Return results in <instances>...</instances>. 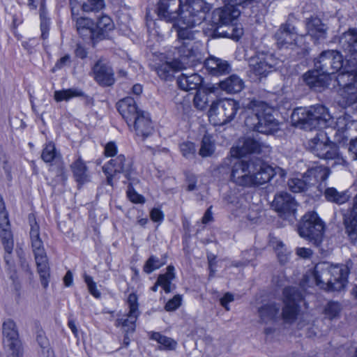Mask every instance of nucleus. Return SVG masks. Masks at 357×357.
Listing matches in <instances>:
<instances>
[{"label": "nucleus", "instance_id": "obj_45", "mask_svg": "<svg viewBox=\"0 0 357 357\" xmlns=\"http://www.w3.org/2000/svg\"><path fill=\"white\" fill-rule=\"evenodd\" d=\"M341 310V305L338 302L330 301L324 308V314L329 319H333L339 316Z\"/></svg>", "mask_w": 357, "mask_h": 357}, {"label": "nucleus", "instance_id": "obj_46", "mask_svg": "<svg viewBox=\"0 0 357 357\" xmlns=\"http://www.w3.org/2000/svg\"><path fill=\"white\" fill-rule=\"evenodd\" d=\"M104 7V0H87L82 6V10L86 13L98 12Z\"/></svg>", "mask_w": 357, "mask_h": 357}, {"label": "nucleus", "instance_id": "obj_31", "mask_svg": "<svg viewBox=\"0 0 357 357\" xmlns=\"http://www.w3.org/2000/svg\"><path fill=\"white\" fill-rule=\"evenodd\" d=\"M342 49L351 56H357V29H349L340 38Z\"/></svg>", "mask_w": 357, "mask_h": 357}, {"label": "nucleus", "instance_id": "obj_34", "mask_svg": "<svg viewBox=\"0 0 357 357\" xmlns=\"http://www.w3.org/2000/svg\"><path fill=\"white\" fill-rule=\"evenodd\" d=\"M75 26L77 33L82 37H91L93 40L96 39V31L94 29L93 21L88 17H77Z\"/></svg>", "mask_w": 357, "mask_h": 357}, {"label": "nucleus", "instance_id": "obj_58", "mask_svg": "<svg viewBox=\"0 0 357 357\" xmlns=\"http://www.w3.org/2000/svg\"><path fill=\"white\" fill-rule=\"evenodd\" d=\"M150 217L153 222H162L164 219V214L160 209L154 208L151 211Z\"/></svg>", "mask_w": 357, "mask_h": 357}, {"label": "nucleus", "instance_id": "obj_27", "mask_svg": "<svg viewBox=\"0 0 357 357\" xmlns=\"http://www.w3.org/2000/svg\"><path fill=\"white\" fill-rule=\"evenodd\" d=\"M183 66L177 60L165 61L158 63L155 66V71L158 76L165 81H170L173 79L175 73L182 70Z\"/></svg>", "mask_w": 357, "mask_h": 357}, {"label": "nucleus", "instance_id": "obj_28", "mask_svg": "<svg viewBox=\"0 0 357 357\" xmlns=\"http://www.w3.org/2000/svg\"><path fill=\"white\" fill-rule=\"evenodd\" d=\"M307 34L315 40H324L327 37L328 27L317 17H311L305 20Z\"/></svg>", "mask_w": 357, "mask_h": 357}, {"label": "nucleus", "instance_id": "obj_16", "mask_svg": "<svg viewBox=\"0 0 357 357\" xmlns=\"http://www.w3.org/2000/svg\"><path fill=\"white\" fill-rule=\"evenodd\" d=\"M303 298L302 293L295 287H289L283 289L282 318L284 322L292 323L296 319L299 311L298 303Z\"/></svg>", "mask_w": 357, "mask_h": 357}, {"label": "nucleus", "instance_id": "obj_24", "mask_svg": "<svg viewBox=\"0 0 357 357\" xmlns=\"http://www.w3.org/2000/svg\"><path fill=\"white\" fill-rule=\"evenodd\" d=\"M93 73L94 79L101 86H109L114 83V73L112 67L102 59L94 64Z\"/></svg>", "mask_w": 357, "mask_h": 357}, {"label": "nucleus", "instance_id": "obj_49", "mask_svg": "<svg viewBox=\"0 0 357 357\" xmlns=\"http://www.w3.org/2000/svg\"><path fill=\"white\" fill-rule=\"evenodd\" d=\"M180 150L182 155L188 159L193 158L196 153L195 145L194 143L190 142H186L181 144Z\"/></svg>", "mask_w": 357, "mask_h": 357}, {"label": "nucleus", "instance_id": "obj_59", "mask_svg": "<svg viewBox=\"0 0 357 357\" xmlns=\"http://www.w3.org/2000/svg\"><path fill=\"white\" fill-rule=\"evenodd\" d=\"M234 301V296L230 293H226L222 298H220L221 305L227 310H229L228 304Z\"/></svg>", "mask_w": 357, "mask_h": 357}, {"label": "nucleus", "instance_id": "obj_61", "mask_svg": "<svg viewBox=\"0 0 357 357\" xmlns=\"http://www.w3.org/2000/svg\"><path fill=\"white\" fill-rule=\"evenodd\" d=\"M10 226V222L8 220V214L7 211L5 210L0 211V228H3L5 227H8Z\"/></svg>", "mask_w": 357, "mask_h": 357}, {"label": "nucleus", "instance_id": "obj_20", "mask_svg": "<svg viewBox=\"0 0 357 357\" xmlns=\"http://www.w3.org/2000/svg\"><path fill=\"white\" fill-rule=\"evenodd\" d=\"M273 206L283 219L292 221L295 218L297 203L291 195L287 192L276 195L273 200Z\"/></svg>", "mask_w": 357, "mask_h": 357}, {"label": "nucleus", "instance_id": "obj_55", "mask_svg": "<svg viewBox=\"0 0 357 357\" xmlns=\"http://www.w3.org/2000/svg\"><path fill=\"white\" fill-rule=\"evenodd\" d=\"M118 152V148L115 142H109L107 143L104 149V154L106 157H114Z\"/></svg>", "mask_w": 357, "mask_h": 357}, {"label": "nucleus", "instance_id": "obj_62", "mask_svg": "<svg viewBox=\"0 0 357 357\" xmlns=\"http://www.w3.org/2000/svg\"><path fill=\"white\" fill-rule=\"evenodd\" d=\"M296 254L303 259H307L312 256V251L310 248H298L296 249Z\"/></svg>", "mask_w": 357, "mask_h": 357}, {"label": "nucleus", "instance_id": "obj_39", "mask_svg": "<svg viewBox=\"0 0 357 357\" xmlns=\"http://www.w3.org/2000/svg\"><path fill=\"white\" fill-rule=\"evenodd\" d=\"M41 158L45 163H52L62 158L60 153L56 151L54 144L50 142L45 144L42 151Z\"/></svg>", "mask_w": 357, "mask_h": 357}, {"label": "nucleus", "instance_id": "obj_30", "mask_svg": "<svg viewBox=\"0 0 357 357\" xmlns=\"http://www.w3.org/2000/svg\"><path fill=\"white\" fill-rule=\"evenodd\" d=\"M203 77L198 73H181L177 78L178 87L183 91L197 90L202 86Z\"/></svg>", "mask_w": 357, "mask_h": 357}, {"label": "nucleus", "instance_id": "obj_25", "mask_svg": "<svg viewBox=\"0 0 357 357\" xmlns=\"http://www.w3.org/2000/svg\"><path fill=\"white\" fill-rule=\"evenodd\" d=\"M223 8L213 10L212 13V22L217 25H227L231 23L240 15V10L234 5L225 3Z\"/></svg>", "mask_w": 357, "mask_h": 357}, {"label": "nucleus", "instance_id": "obj_19", "mask_svg": "<svg viewBox=\"0 0 357 357\" xmlns=\"http://www.w3.org/2000/svg\"><path fill=\"white\" fill-rule=\"evenodd\" d=\"M127 303L129 307V312L127 315L116 320V326L123 328L125 333H132L135 330V323L139 315L138 297L136 294H129Z\"/></svg>", "mask_w": 357, "mask_h": 357}, {"label": "nucleus", "instance_id": "obj_48", "mask_svg": "<svg viewBox=\"0 0 357 357\" xmlns=\"http://www.w3.org/2000/svg\"><path fill=\"white\" fill-rule=\"evenodd\" d=\"M163 264L155 256H151L144 266V271L148 274L153 271L160 268Z\"/></svg>", "mask_w": 357, "mask_h": 357}, {"label": "nucleus", "instance_id": "obj_64", "mask_svg": "<svg viewBox=\"0 0 357 357\" xmlns=\"http://www.w3.org/2000/svg\"><path fill=\"white\" fill-rule=\"evenodd\" d=\"M349 151L353 155V159L357 160V137L350 142Z\"/></svg>", "mask_w": 357, "mask_h": 357}, {"label": "nucleus", "instance_id": "obj_41", "mask_svg": "<svg viewBox=\"0 0 357 357\" xmlns=\"http://www.w3.org/2000/svg\"><path fill=\"white\" fill-rule=\"evenodd\" d=\"M151 339L157 341L165 349L173 350L176 348L177 344L176 342L173 339L162 335L158 332H153L151 335Z\"/></svg>", "mask_w": 357, "mask_h": 357}, {"label": "nucleus", "instance_id": "obj_13", "mask_svg": "<svg viewBox=\"0 0 357 357\" xmlns=\"http://www.w3.org/2000/svg\"><path fill=\"white\" fill-rule=\"evenodd\" d=\"M307 149L312 153L321 159L333 160L339 157L337 148L329 142L326 133L323 131L318 132L308 141Z\"/></svg>", "mask_w": 357, "mask_h": 357}, {"label": "nucleus", "instance_id": "obj_11", "mask_svg": "<svg viewBox=\"0 0 357 357\" xmlns=\"http://www.w3.org/2000/svg\"><path fill=\"white\" fill-rule=\"evenodd\" d=\"M330 174L329 169L323 167H317L308 170L301 178H293L288 181V187L293 192H302L307 191L317 181L325 182Z\"/></svg>", "mask_w": 357, "mask_h": 357}, {"label": "nucleus", "instance_id": "obj_57", "mask_svg": "<svg viewBox=\"0 0 357 357\" xmlns=\"http://www.w3.org/2000/svg\"><path fill=\"white\" fill-rule=\"evenodd\" d=\"M217 62H218V59L214 56H210L204 62L206 68L211 75H213V71L215 70V68L218 66Z\"/></svg>", "mask_w": 357, "mask_h": 357}, {"label": "nucleus", "instance_id": "obj_63", "mask_svg": "<svg viewBox=\"0 0 357 357\" xmlns=\"http://www.w3.org/2000/svg\"><path fill=\"white\" fill-rule=\"evenodd\" d=\"M41 37L46 39L48 36L49 24L47 19H43L40 22Z\"/></svg>", "mask_w": 357, "mask_h": 357}, {"label": "nucleus", "instance_id": "obj_60", "mask_svg": "<svg viewBox=\"0 0 357 357\" xmlns=\"http://www.w3.org/2000/svg\"><path fill=\"white\" fill-rule=\"evenodd\" d=\"M187 188L188 191H193L197 190V178L194 175H190L187 177Z\"/></svg>", "mask_w": 357, "mask_h": 357}, {"label": "nucleus", "instance_id": "obj_26", "mask_svg": "<svg viewBox=\"0 0 357 357\" xmlns=\"http://www.w3.org/2000/svg\"><path fill=\"white\" fill-rule=\"evenodd\" d=\"M343 224L345 233L349 240L353 243H356L357 241V195L354 199L352 208L343 214Z\"/></svg>", "mask_w": 357, "mask_h": 357}, {"label": "nucleus", "instance_id": "obj_7", "mask_svg": "<svg viewBox=\"0 0 357 357\" xmlns=\"http://www.w3.org/2000/svg\"><path fill=\"white\" fill-rule=\"evenodd\" d=\"M30 239L41 284L46 288L49 283L50 266L43 242L40 236V228L36 222L31 225Z\"/></svg>", "mask_w": 357, "mask_h": 357}, {"label": "nucleus", "instance_id": "obj_37", "mask_svg": "<svg viewBox=\"0 0 357 357\" xmlns=\"http://www.w3.org/2000/svg\"><path fill=\"white\" fill-rule=\"evenodd\" d=\"M114 27V24L112 20L108 15H102L98 18L96 29H95L96 31V40L105 38V33L113 30Z\"/></svg>", "mask_w": 357, "mask_h": 357}, {"label": "nucleus", "instance_id": "obj_35", "mask_svg": "<svg viewBox=\"0 0 357 357\" xmlns=\"http://www.w3.org/2000/svg\"><path fill=\"white\" fill-rule=\"evenodd\" d=\"M258 312L262 322L275 321L279 318L280 306L275 303H270L261 306Z\"/></svg>", "mask_w": 357, "mask_h": 357}, {"label": "nucleus", "instance_id": "obj_33", "mask_svg": "<svg viewBox=\"0 0 357 357\" xmlns=\"http://www.w3.org/2000/svg\"><path fill=\"white\" fill-rule=\"evenodd\" d=\"M73 176L79 185L90 181V175L88 167L84 161L79 157L70 165Z\"/></svg>", "mask_w": 357, "mask_h": 357}, {"label": "nucleus", "instance_id": "obj_47", "mask_svg": "<svg viewBox=\"0 0 357 357\" xmlns=\"http://www.w3.org/2000/svg\"><path fill=\"white\" fill-rule=\"evenodd\" d=\"M194 105L195 107L200 110H203L206 108L208 103V95L203 91H197L194 97Z\"/></svg>", "mask_w": 357, "mask_h": 357}, {"label": "nucleus", "instance_id": "obj_10", "mask_svg": "<svg viewBox=\"0 0 357 357\" xmlns=\"http://www.w3.org/2000/svg\"><path fill=\"white\" fill-rule=\"evenodd\" d=\"M343 56L336 50H326L323 51L319 56L314 59V68L316 70H320L322 73L328 75L330 79V75L340 71L339 75L355 70L354 69L347 70V67L343 66Z\"/></svg>", "mask_w": 357, "mask_h": 357}, {"label": "nucleus", "instance_id": "obj_4", "mask_svg": "<svg viewBox=\"0 0 357 357\" xmlns=\"http://www.w3.org/2000/svg\"><path fill=\"white\" fill-rule=\"evenodd\" d=\"M247 114L245 124L249 129L266 135L278 130V123L273 115V109L266 102L251 101Z\"/></svg>", "mask_w": 357, "mask_h": 357}, {"label": "nucleus", "instance_id": "obj_14", "mask_svg": "<svg viewBox=\"0 0 357 357\" xmlns=\"http://www.w3.org/2000/svg\"><path fill=\"white\" fill-rule=\"evenodd\" d=\"M278 60L273 54L266 52H258L250 58L248 61L250 76L257 78L266 77L278 65Z\"/></svg>", "mask_w": 357, "mask_h": 357}, {"label": "nucleus", "instance_id": "obj_2", "mask_svg": "<svg viewBox=\"0 0 357 357\" xmlns=\"http://www.w3.org/2000/svg\"><path fill=\"white\" fill-rule=\"evenodd\" d=\"M185 9L178 24L177 35L178 43L195 41V33L191 28L200 24L211 8V4L204 0H187Z\"/></svg>", "mask_w": 357, "mask_h": 357}, {"label": "nucleus", "instance_id": "obj_22", "mask_svg": "<svg viewBox=\"0 0 357 357\" xmlns=\"http://www.w3.org/2000/svg\"><path fill=\"white\" fill-rule=\"evenodd\" d=\"M176 50L178 59H176L183 66V69L194 66L197 59L198 45L195 41H183L180 43Z\"/></svg>", "mask_w": 357, "mask_h": 357}, {"label": "nucleus", "instance_id": "obj_42", "mask_svg": "<svg viewBox=\"0 0 357 357\" xmlns=\"http://www.w3.org/2000/svg\"><path fill=\"white\" fill-rule=\"evenodd\" d=\"M0 236L6 252L10 254L13 249V239L10 226L0 228Z\"/></svg>", "mask_w": 357, "mask_h": 357}, {"label": "nucleus", "instance_id": "obj_29", "mask_svg": "<svg viewBox=\"0 0 357 357\" xmlns=\"http://www.w3.org/2000/svg\"><path fill=\"white\" fill-rule=\"evenodd\" d=\"M132 126L135 134L145 139L151 136L154 131V127L149 114L144 112L132 122Z\"/></svg>", "mask_w": 357, "mask_h": 357}, {"label": "nucleus", "instance_id": "obj_5", "mask_svg": "<svg viewBox=\"0 0 357 357\" xmlns=\"http://www.w3.org/2000/svg\"><path fill=\"white\" fill-rule=\"evenodd\" d=\"M348 268L344 265L332 266L323 262L317 264L313 278L317 285L332 291H340L347 283Z\"/></svg>", "mask_w": 357, "mask_h": 357}, {"label": "nucleus", "instance_id": "obj_18", "mask_svg": "<svg viewBox=\"0 0 357 357\" xmlns=\"http://www.w3.org/2000/svg\"><path fill=\"white\" fill-rule=\"evenodd\" d=\"M271 151L268 145L253 137H247L238 141V144L231 149L232 157L240 158L248 153L266 154Z\"/></svg>", "mask_w": 357, "mask_h": 357}, {"label": "nucleus", "instance_id": "obj_15", "mask_svg": "<svg viewBox=\"0 0 357 357\" xmlns=\"http://www.w3.org/2000/svg\"><path fill=\"white\" fill-rule=\"evenodd\" d=\"M2 330L6 357H22V344L15 322L10 319H6L3 323Z\"/></svg>", "mask_w": 357, "mask_h": 357}, {"label": "nucleus", "instance_id": "obj_1", "mask_svg": "<svg viewBox=\"0 0 357 357\" xmlns=\"http://www.w3.org/2000/svg\"><path fill=\"white\" fill-rule=\"evenodd\" d=\"M280 168H273L259 158L239 160L234 164L231 179L239 186L253 187L268 183Z\"/></svg>", "mask_w": 357, "mask_h": 357}, {"label": "nucleus", "instance_id": "obj_43", "mask_svg": "<svg viewBox=\"0 0 357 357\" xmlns=\"http://www.w3.org/2000/svg\"><path fill=\"white\" fill-rule=\"evenodd\" d=\"M214 151L215 145L211 137L207 135H204L199 152V155L202 157H208L214 153Z\"/></svg>", "mask_w": 357, "mask_h": 357}, {"label": "nucleus", "instance_id": "obj_52", "mask_svg": "<svg viewBox=\"0 0 357 357\" xmlns=\"http://www.w3.org/2000/svg\"><path fill=\"white\" fill-rule=\"evenodd\" d=\"M243 31L241 27H237L231 24L228 27V31H225V35L227 37L231 38L238 40L243 35Z\"/></svg>", "mask_w": 357, "mask_h": 357}, {"label": "nucleus", "instance_id": "obj_54", "mask_svg": "<svg viewBox=\"0 0 357 357\" xmlns=\"http://www.w3.org/2000/svg\"><path fill=\"white\" fill-rule=\"evenodd\" d=\"M127 195L130 202L133 203L144 204L145 202V198L142 195L137 193L131 187H129Z\"/></svg>", "mask_w": 357, "mask_h": 357}, {"label": "nucleus", "instance_id": "obj_3", "mask_svg": "<svg viewBox=\"0 0 357 357\" xmlns=\"http://www.w3.org/2000/svg\"><path fill=\"white\" fill-rule=\"evenodd\" d=\"M293 126L305 130L323 129L333 123V118L328 109L317 105L307 107H297L291 115Z\"/></svg>", "mask_w": 357, "mask_h": 357}, {"label": "nucleus", "instance_id": "obj_44", "mask_svg": "<svg viewBox=\"0 0 357 357\" xmlns=\"http://www.w3.org/2000/svg\"><path fill=\"white\" fill-rule=\"evenodd\" d=\"M49 170L53 172L59 180L63 182L66 180L64 163L62 158L54 162L50 163Z\"/></svg>", "mask_w": 357, "mask_h": 357}, {"label": "nucleus", "instance_id": "obj_9", "mask_svg": "<svg viewBox=\"0 0 357 357\" xmlns=\"http://www.w3.org/2000/svg\"><path fill=\"white\" fill-rule=\"evenodd\" d=\"M240 108L234 99H222L213 102L208 111V117L215 126H223L231 122Z\"/></svg>", "mask_w": 357, "mask_h": 357}, {"label": "nucleus", "instance_id": "obj_17", "mask_svg": "<svg viewBox=\"0 0 357 357\" xmlns=\"http://www.w3.org/2000/svg\"><path fill=\"white\" fill-rule=\"evenodd\" d=\"M337 84L342 87L340 95L344 106H350L357 102V71L343 73L337 77Z\"/></svg>", "mask_w": 357, "mask_h": 357}, {"label": "nucleus", "instance_id": "obj_23", "mask_svg": "<svg viewBox=\"0 0 357 357\" xmlns=\"http://www.w3.org/2000/svg\"><path fill=\"white\" fill-rule=\"evenodd\" d=\"M117 109L130 128L132 127V122L144 113V111L137 109L135 100L130 97L125 98L119 101Z\"/></svg>", "mask_w": 357, "mask_h": 357}, {"label": "nucleus", "instance_id": "obj_32", "mask_svg": "<svg viewBox=\"0 0 357 357\" xmlns=\"http://www.w3.org/2000/svg\"><path fill=\"white\" fill-rule=\"evenodd\" d=\"M303 80L310 88L317 89L328 85L330 79L327 75L314 68V70H309L303 75Z\"/></svg>", "mask_w": 357, "mask_h": 357}, {"label": "nucleus", "instance_id": "obj_38", "mask_svg": "<svg viewBox=\"0 0 357 357\" xmlns=\"http://www.w3.org/2000/svg\"><path fill=\"white\" fill-rule=\"evenodd\" d=\"M326 199L328 202L335 203L337 204H342L347 202L349 198L350 195L348 191L339 192L335 188H326L324 192Z\"/></svg>", "mask_w": 357, "mask_h": 357}, {"label": "nucleus", "instance_id": "obj_53", "mask_svg": "<svg viewBox=\"0 0 357 357\" xmlns=\"http://www.w3.org/2000/svg\"><path fill=\"white\" fill-rule=\"evenodd\" d=\"M217 66L213 75L218 76L229 72L230 66L226 61L218 59Z\"/></svg>", "mask_w": 357, "mask_h": 357}, {"label": "nucleus", "instance_id": "obj_51", "mask_svg": "<svg viewBox=\"0 0 357 357\" xmlns=\"http://www.w3.org/2000/svg\"><path fill=\"white\" fill-rule=\"evenodd\" d=\"M181 301L182 296L179 294L175 295L166 303L165 309L168 312L174 311L181 306Z\"/></svg>", "mask_w": 357, "mask_h": 357}, {"label": "nucleus", "instance_id": "obj_8", "mask_svg": "<svg viewBox=\"0 0 357 357\" xmlns=\"http://www.w3.org/2000/svg\"><path fill=\"white\" fill-rule=\"evenodd\" d=\"M299 235L316 246L321 243L324 233V225L314 211L305 213L298 227Z\"/></svg>", "mask_w": 357, "mask_h": 357}, {"label": "nucleus", "instance_id": "obj_12", "mask_svg": "<svg viewBox=\"0 0 357 357\" xmlns=\"http://www.w3.org/2000/svg\"><path fill=\"white\" fill-rule=\"evenodd\" d=\"M102 169L107 178V183L114 185V180L118 179V175L124 174L128 181H132V168L131 162L124 155L120 154L115 158L109 160L102 167Z\"/></svg>", "mask_w": 357, "mask_h": 357}, {"label": "nucleus", "instance_id": "obj_21", "mask_svg": "<svg viewBox=\"0 0 357 357\" xmlns=\"http://www.w3.org/2000/svg\"><path fill=\"white\" fill-rule=\"evenodd\" d=\"M182 6V0H159L156 10L158 16L166 22H174L183 15Z\"/></svg>", "mask_w": 357, "mask_h": 357}, {"label": "nucleus", "instance_id": "obj_50", "mask_svg": "<svg viewBox=\"0 0 357 357\" xmlns=\"http://www.w3.org/2000/svg\"><path fill=\"white\" fill-rule=\"evenodd\" d=\"M273 245V247L277 252L278 259L281 263H285L288 259L287 254L286 253V249L282 241H277Z\"/></svg>", "mask_w": 357, "mask_h": 357}, {"label": "nucleus", "instance_id": "obj_40", "mask_svg": "<svg viewBox=\"0 0 357 357\" xmlns=\"http://www.w3.org/2000/svg\"><path fill=\"white\" fill-rule=\"evenodd\" d=\"M84 93L77 89H68L59 91H55L54 98L56 102L68 101L74 97L83 96Z\"/></svg>", "mask_w": 357, "mask_h": 357}, {"label": "nucleus", "instance_id": "obj_56", "mask_svg": "<svg viewBox=\"0 0 357 357\" xmlns=\"http://www.w3.org/2000/svg\"><path fill=\"white\" fill-rule=\"evenodd\" d=\"M174 267L173 266H168L167 272L165 274H161L158 276V280L160 281H169L171 282L174 279Z\"/></svg>", "mask_w": 357, "mask_h": 357}, {"label": "nucleus", "instance_id": "obj_6", "mask_svg": "<svg viewBox=\"0 0 357 357\" xmlns=\"http://www.w3.org/2000/svg\"><path fill=\"white\" fill-rule=\"evenodd\" d=\"M294 14H289L284 23H282L275 33L274 38L280 48L295 50L300 56L308 53L307 45L305 42V35H299L296 26L293 24L295 20Z\"/></svg>", "mask_w": 357, "mask_h": 357}, {"label": "nucleus", "instance_id": "obj_36", "mask_svg": "<svg viewBox=\"0 0 357 357\" xmlns=\"http://www.w3.org/2000/svg\"><path fill=\"white\" fill-rule=\"evenodd\" d=\"M220 87L228 93H236L243 89L244 82L236 75H232L220 82Z\"/></svg>", "mask_w": 357, "mask_h": 357}]
</instances>
